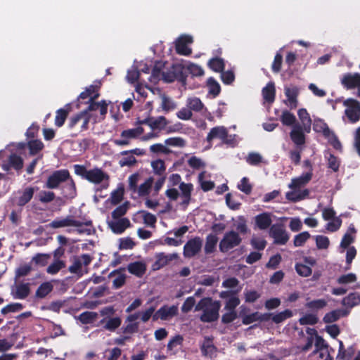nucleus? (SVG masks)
I'll return each instance as SVG.
<instances>
[{"instance_id":"obj_44","label":"nucleus","mask_w":360,"mask_h":360,"mask_svg":"<svg viewBox=\"0 0 360 360\" xmlns=\"http://www.w3.org/2000/svg\"><path fill=\"white\" fill-rule=\"evenodd\" d=\"M313 129L316 132L322 133L326 136H329L330 131L327 124L320 119L314 120L313 123Z\"/></svg>"},{"instance_id":"obj_55","label":"nucleus","mask_w":360,"mask_h":360,"mask_svg":"<svg viewBox=\"0 0 360 360\" xmlns=\"http://www.w3.org/2000/svg\"><path fill=\"white\" fill-rule=\"evenodd\" d=\"M292 316V312L289 309H285L279 312L272 316V321L276 323H279L285 319L290 318Z\"/></svg>"},{"instance_id":"obj_9","label":"nucleus","mask_w":360,"mask_h":360,"mask_svg":"<svg viewBox=\"0 0 360 360\" xmlns=\"http://www.w3.org/2000/svg\"><path fill=\"white\" fill-rule=\"evenodd\" d=\"M143 132L144 129L141 126L123 130L120 138L114 139L113 143L117 146H129L132 140L139 138Z\"/></svg>"},{"instance_id":"obj_14","label":"nucleus","mask_w":360,"mask_h":360,"mask_svg":"<svg viewBox=\"0 0 360 360\" xmlns=\"http://www.w3.org/2000/svg\"><path fill=\"white\" fill-rule=\"evenodd\" d=\"M269 236L277 245H285L289 240V235L281 224H273L269 229Z\"/></svg>"},{"instance_id":"obj_38","label":"nucleus","mask_w":360,"mask_h":360,"mask_svg":"<svg viewBox=\"0 0 360 360\" xmlns=\"http://www.w3.org/2000/svg\"><path fill=\"white\" fill-rule=\"evenodd\" d=\"M203 355L212 358L216 355V347L214 346L212 341L210 339H205L201 347Z\"/></svg>"},{"instance_id":"obj_24","label":"nucleus","mask_w":360,"mask_h":360,"mask_svg":"<svg viewBox=\"0 0 360 360\" xmlns=\"http://www.w3.org/2000/svg\"><path fill=\"white\" fill-rule=\"evenodd\" d=\"M272 216L273 214L269 212H263L257 214L255 217L256 226L260 230H266L270 228L272 226Z\"/></svg>"},{"instance_id":"obj_34","label":"nucleus","mask_w":360,"mask_h":360,"mask_svg":"<svg viewBox=\"0 0 360 360\" xmlns=\"http://www.w3.org/2000/svg\"><path fill=\"white\" fill-rule=\"evenodd\" d=\"M186 106L192 111L196 112H202L205 107L200 98L197 97H190L186 100Z\"/></svg>"},{"instance_id":"obj_58","label":"nucleus","mask_w":360,"mask_h":360,"mask_svg":"<svg viewBox=\"0 0 360 360\" xmlns=\"http://www.w3.org/2000/svg\"><path fill=\"white\" fill-rule=\"evenodd\" d=\"M141 176L139 173H134L128 178L129 190L134 193L138 188V184L141 181Z\"/></svg>"},{"instance_id":"obj_17","label":"nucleus","mask_w":360,"mask_h":360,"mask_svg":"<svg viewBox=\"0 0 360 360\" xmlns=\"http://www.w3.org/2000/svg\"><path fill=\"white\" fill-rule=\"evenodd\" d=\"M202 240L200 237H195L188 240L184 247V256L191 258L195 256L201 250Z\"/></svg>"},{"instance_id":"obj_40","label":"nucleus","mask_w":360,"mask_h":360,"mask_svg":"<svg viewBox=\"0 0 360 360\" xmlns=\"http://www.w3.org/2000/svg\"><path fill=\"white\" fill-rule=\"evenodd\" d=\"M218 242V238L214 234H209L206 238L205 245V252L206 254L212 253L216 248Z\"/></svg>"},{"instance_id":"obj_11","label":"nucleus","mask_w":360,"mask_h":360,"mask_svg":"<svg viewBox=\"0 0 360 360\" xmlns=\"http://www.w3.org/2000/svg\"><path fill=\"white\" fill-rule=\"evenodd\" d=\"M241 238L236 231L226 232L219 243V250L221 252H226L231 249L238 246L241 243Z\"/></svg>"},{"instance_id":"obj_60","label":"nucleus","mask_w":360,"mask_h":360,"mask_svg":"<svg viewBox=\"0 0 360 360\" xmlns=\"http://www.w3.org/2000/svg\"><path fill=\"white\" fill-rule=\"evenodd\" d=\"M295 270L297 273L303 277H307L311 274V269L307 264L302 263H297L295 265Z\"/></svg>"},{"instance_id":"obj_61","label":"nucleus","mask_w":360,"mask_h":360,"mask_svg":"<svg viewBox=\"0 0 360 360\" xmlns=\"http://www.w3.org/2000/svg\"><path fill=\"white\" fill-rule=\"evenodd\" d=\"M138 66L133 65L128 71L127 75V80L129 83H134L139 77L140 71Z\"/></svg>"},{"instance_id":"obj_22","label":"nucleus","mask_w":360,"mask_h":360,"mask_svg":"<svg viewBox=\"0 0 360 360\" xmlns=\"http://www.w3.org/2000/svg\"><path fill=\"white\" fill-rule=\"evenodd\" d=\"M108 225L112 231L116 234L122 233L131 226L130 221L127 218L113 219L108 221Z\"/></svg>"},{"instance_id":"obj_54","label":"nucleus","mask_w":360,"mask_h":360,"mask_svg":"<svg viewBox=\"0 0 360 360\" xmlns=\"http://www.w3.org/2000/svg\"><path fill=\"white\" fill-rule=\"evenodd\" d=\"M326 158L328 160V166L333 172H337L340 167V160L338 158L335 157L331 153H327L325 155Z\"/></svg>"},{"instance_id":"obj_6","label":"nucleus","mask_w":360,"mask_h":360,"mask_svg":"<svg viewBox=\"0 0 360 360\" xmlns=\"http://www.w3.org/2000/svg\"><path fill=\"white\" fill-rule=\"evenodd\" d=\"M214 139H220L223 143L230 146H234L238 142L237 136L235 134L229 135L226 128L223 126H218L211 129L206 138V141L209 144L207 148L212 147V141Z\"/></svg>"},{"instance_id":"obj_26","label":"nucleus","mask_w":360,"mask_h":360,"mask_svg":"<svg viewBox=\"0 0 360 360\" xmlns=\"http://www.w3.org/2000/svg\"><path fill=\"white\" fill-rule=\"evenodd\" d=\"M22 166L23 160L21 157L15 154H11L8 158V162L2 165V169L4 171H8L11 168L20 170Z\"/></svg>"},{"instance_id":"obj_32","label":"nucleus","mask_w":360,"mask_h":360,"mask_svg":"<svg viewBox=\"0 0 360 360\" xmlns=\"http://www.w3.org/2000/svg\"><path fill=\"white\" fill-rule=\"evenodd\" d=\"M297 115L301 122V127L304 129L305 132H309L311 125V120L307 110L301 108L298 110Z\"/></svg>"},{"instance_id":"obj_13","label":"nucleus","mask_w":360,"mask_h":360,"mask_svg":"<svg viewBox=\"0 0 360 360\" xmlns=\"http://www.w3.org/2000/svg\"><path fill=\"white\" fill-rule=\"evenodd\" d=\"M145 154V151L141 148H135L129 150H124L120 153V159L119 165L120 167H132L136 163L135 155L141 156Z\"/></svg>"},{"instance_id":"obj_64","label":"nucleus","mask_w":360,"mask_h":360,"mask_svg":"<svg viewBox=\"0 0 360 360\" xmlns=\"http://www.w3.org/2000/svg\"><path fill=\"white\" fill-rule=\"evenodd\" d=\"M68 114V111L65 109L60 108L57 110L55 119V124L57 127H60L63 125Z\"/></svg>"},{"instance_id":"obj_7","label":"nucleus","mask_w":360,"mask_h":360,"mask_svg":"<svg viewBox=\"0 0 360 360\" xmlns=\"http://www.w3.org/2000/svg\"><path fill=\"white\" fill-rule=\"evenodd\" d=\"M314 347V351L309 356V360H333L329 347L321 336L316 335Z\"/></svg>"},{"instance_id":"obj_12","label":"nucleus","mask_w":360,"mask_h":360,"mask_svg":"<svg viewBox=\"0 0 360 360\" xmlns=\"http://www.w3.org/2000/svg\"><path fill=\"white\" fill-rule=\"evenodd\" d=\"M91 262V257L87 254L76 257L73 259L72 264L69 266V271L72 274L82 276L86 273V267Z\"/></svg>"},{"instance_id":"obj_62","label":"nucleus","mask_w":360,"mask_h":360,"mask_svg":"<svg viewBox=\"0 0 360 360\" xmlns=\"http://www.w3.org/2000/svg\"><path fill=\"white\" fill-rule=\"evenodd\" d=\"M124 195V188L122 186H119L111 193L110 199L111 202L114 205L118 204L122 200Z\"/></svg>"},{"instance_id":"obj_51","label":"nucleus","mask_w":360,"mask_h":360,"mask_svg":"<svg viewBox=\"0 0 360 360\" xmlns=\"http://www.w3.org/2000/svg\"><path fill=\"white\" fill-rule=\"evenodd\" d=\"M260 320H263V315L259 312H254L242 316V322L245 325H248Z\"/></svg>"},{"instance_id":"obj_36","label":"nucleus","mask_w":360,"mask_h":360,"mask_svg":"<svg viewBox=\"0 0 360 360\" xmlns=\"http://www.w3.org/2000/svg\"><path fill=\"white\" fill-rule=\"evenodd\" d=\"M262 96L265 101L273 103L275 98V86L274 84L269 82L262 89Z\"/></svg>"},{"instance_id":"obj_43","label":"nucleus","mask_w":360,"mask_h":360,"mask_svg":"<svg viewBox=\"0 0 360 360\" xmlns=\"http://www.w3.org/2000/svg\"><path fill=\"white\" fill-rule=\"evenodd\" d=\"M122 323V320L119 316H113L105 320L103 324V328L109 331H115Z\"/></svg>"},{"instance_id":"obj_42","label":"nucleus","mask_w":360,"mask_h":360,"mask_svg":"<svg viewBox=\"0 0 360 360\" xmlns=\"http://www.w3.org/2000/svg\"><path fill=\"white\" fill-rule=\"evenodd\" d=\"M344 306L352 308L360 304V294L354 292L345 297L342 302Z\"/></svg>"},{"instance_id":"obj_27","label":"nucleus","mask_w":360,"mask_h":360,"mask_svg":"<svg viewBox=\"0 0 360 360\" xmlns=\"http://www.w3.org/2000/svg\"><path fill=\"white\" fill-rule=\"evenodd\" d=\"M63 195L67 198H74L77 195V188L75 181L71 176L61 187Z\"/></svg>"},{"instance_id":"obj_57","label":"nucleus","mask_w":360,"mask_h":360,"mask_svg":"<svg viewBox=\"0 0 360 360\" xmlns=\"http://www.w3.org/2000/svg\"><path fill=\"white\" fill-rule=\"evenodd\" d=\"M309 238L310 234L309 232H302L295 236L293 240L294 245L295 247L302 246Z\"/></svg>"},{"instance_id":"obj_53","label":"nucleus","mask_w":360,"mask_h":360,"mask_svg":"<svg viewBox=\"0 0 360 360\" xmlns=\"http://www.w3.org/2000/svg\"><path fill=\"white\" fill-rule=\"evenodd\" d=\"M151 167L154 173L160 176L162 175L166 169L165 162L160 159L153 161Z\"/></svg>"},{"instance_id":"obj_21","label":"nucleus","mask_w":360,"mask_h":360,"mask_svg":"<svg viewBox=\"0 0 360 360\" xmlns=\"http://www.w3.org/2000/svg\"><path fill=\"white\" fill-rule=\"evenodd\" d=\"M193 42V38L189 35H181L176 41V51L180 55L188 56L191 49L188 46Z\"/></svg>"},{"instance_id":"obj_5","label":"nucleus","mask_w":360,"mask_h":360,"mask_svg":"<svg viewBox=\"0 0 360 360\" xmlns=\"http://www.w3.org/2000/svg\"><path fill=\"white\" fill-rule=\"evenodd\" d=\"M179 188L180 192L174 188H168L165 191V195L170 200H176L179 197L178 207L182 210H186L191 201L193 185L191 183L182 182Z\"/></svg>"},{"instance_id":"obj_15","label":"nucleus","mask_w":360,"mask_h":360,"mask_svg":"<svg viewBox=\"0 0 360 360\" xmlns=\"http://www.w3.org/2000/svg\"><path fill=\"white\" fill-rule=\"evenodd\" d=\"M178 313L179 308L176 305H164L155 311L153 316V320L169 321L176 316Z\"/></svg>"},{"instance_id":"obj_2","label":"nucleus","mask_w":360,"mask_h":360,"mask_svg":"<svg viewBox=\"0 0 360 360\" xmlns=\"http://www.w3.org/2000/svg\"><path fill=\"white\" fill-rule=\"evenodd\" d=\"M49 226L53 229H59L64 227H74L68 229V233H77L78 234L91 235L94 231L91 221L86 220L84 221L77 220L72 216H67L65 218H56L53 220Z\"/></svg>"},{"instance_id":"obj_48","label":"nucleus","mask_w":360,"mask_h":360,"mask_svg":"<svg viewBox=\"0 0 360 360\" xmlns=\"http://www.w3.org/2000/svg\"><path fill=\"white\" fill-rule=\"evenodd\" d=\"M98 317V314L94 311H84L79 316V320L84 324L94 323Z\"/></svg>"},{"instance_id":"obj_39","label":"nucleus","mask_w":360,"mask_h":360,"mask_svg":"<svg viewBox=\"0 0 360 360\" xmlns=\"http://www.w3.org/2000/svg\"><path fill=\"white\" fill-rule=\"evenodd\" d=\"M146 266L143 262H135L128 265L129 271L137 276H141L146 271Z\"/></svg>"},{"instance_id":"obj_23","label":"nucleus","mask_w":360,"mask_h":360,"mask_svg":"<svg viewBox=\"0 0 360 360\" xmlns=\"http://www.w3.org/2000/svg\"><path fill=\"white\" fill-rule=\"evenodd\" d=\"M155 258L156 261L153 264V267L155 269H159L166 266L169 262L177 259L179 255L177 253L165 254L164 252H160L155 255Z\"/></svg>"},{"instance_id":"obj_20","label":"nucleus","mask_w":360,"mask_h":360,"mask_svg":"<svg viewBox=\"0 0 360 360\" xmlns=\"http://www.w3.org/2000/svg\"><path fill=\"white\" fill-rule=\"evenodd\" d=\"M162 64L160 62L156 63L153 69L152 75L149 80L153 82H156L158 80L162 79L167 82H172L175 79V75L173 73L166 74L164 71H161L160 68Z\"/></svg>"},{"instance_id":"obj_63","label":"nucleus","mask_w":360,"mask_h":360,"mask_svg":"<svg viewBox=\"0 0 360 360\" xmlns=\"http://www.w3.org/2000/svg\"><path fill=\"white\" fill-rule=\"evenodd\" d=\"M28 146L31 155H36L44 148L43 143L39 140H32L29 141Z\"/></svg>"},{"instance_id":"obj_37","label":"nucleus","mask_w":360,"mask_h":360,"mask_svg":"<svg viewBox=\"0 0 360 360\" xmlns=\"http://www.w3.org/2000/svg\"><path fill=\"white\" fill-rule=\"evenodd\" d=\"M53 289V285L51 281L41 283L37 288L35 295L38 298H44L49 294Z\"/></svg>"},{"instance_id":"obj_33","label":"nucleus","mask_w":360,"mask_h":360,"mask_svg":"<svg viewBox=\"0 0 360 360\" xmlns=\"http://www.w3.org/2000/svg\"><path fill=\"white\" fill-rule=\"evenodd\" d=\"M153 184V178L149 177L141 184L134 193H137L139 196H145L149 194Z\"/></svg>"},{"instance_id":"obj_16","label":"nucleus","mask_w":360,"mask_h":360,"mask_svg":"<svg viewBox=\"0 0 360 360\" xmlns=\"http://www.w3.org/2000/svg\"><path fill=\"white\" fill-rule=\"evenodd\" d=\"M35 188L27 187L15 193L12 198L13 203L18 206H24L32 198Z\"/></svg>"},{"instance_id":"obj_31","label":"nucleus","mask_w":360,"mask_h":360,"mask_svg":"<svg viewBox=\"0 0 360 360\" xmlns=\"http://www.w3.org/2000/svg\"><path fill=\"white\" fill-rule=\"evenodd\" d=\"M349 314V311L346 309H335L327 314L323 317L325 323H333L338 321L340 318L346 316Z\"/></svg>"},{"instance_id":"obj_56","label":"nucleus","mask_w":360,"mask_h":360,"mask_svg":"<svg viewBox=\"0 0 360 360\" xmlns=\"http://www.w3.org/2000/svg\"><path fill=\"white\" fill-rule=\"evenodd\" d=\"M326 304V300H325L324 299H318L308 302L306 304V307L312 310H319L325 307Z\"/></svg>"},{"instance_id":"obj_45","label":"nucleus","mask_w":360,"mask_h":360,"mask_svg":"<svg viewBox=\"0 0 360 360\" xmlns=\"http://www.w3.org/2000/svg\"><path fill=\"white\" fill-rule=\"evenodd\" d=\"M110 277L112 278V284L115 288L122 287L125 283L126 276L122 272L113 271L110 274Z\"/></svg>"},{"instance_id":"obj_25","label":"nucleus","mask_w":360,"mask_h":360,"mask_svg":"<svg viewBox=\"0 0 360 360\" xmlns=\"http://www.w3.org/2000/svg\"><path fill=\"white\" fill-rule=\"evenodd\" d=\"M285 95L287 97L285 101L290 108H295L297 105V97L299 94V88L295 86H285Z\"/></svg>"},{"instance_id":"obj_4","label":"nucleus","mask_w":360,"mask_h":360,"mask_svg":"<svg viewBox=\"0 0 360 360\" xmlns=\"http://www.w3.org/2000/svg\"><path fill=\"white\" fill-rule=\"evenodd\" d=\"M220 307L219 301L213 300L210 297H205L196 304L195 311L202 312L200 319L202 322L210 323L219 318Z\"/></svg>"},{"instance_id":"obj_49","label":"nucleus","mask_w":360,"mask_h":360,"mask_svg":"<svg viewBox=\"0 0 360 360\" xmlns=\"http://www.w3.org/2000/svg\"><path fill=\"white\" fill-rule=\"evenodd\" d=\"M281 121L283 123V124L286 126H292V127L296 124L295 116L288 110H285L283 112L281 116Z\"/></svg>"},{"instance_id":"obj_29","label":"nucleus","mask_w":360,"mask_h":360,"mask_svg":"<svg viewBox=\"0 0 360 360\" xmlns=\"http://www.w3.org/2000/svg\"><path fill=\"white\" fill-rule=\"evenodd\" d=\"M356 229L353 224H350L345 234L344 235L341 243L340 248L346 249L349 245L354 243L355 239Z\"/></svg>"},{"instance_id":"obj_46","label":"nucleus","mask_w":360,"mask_h":360,"mask_svg":"<svg viewBox=\"0 0 360 360\" xmlns=\"http://www.w3.org/2000/svg\"><path fill=\"white\" fill-rule=\"evenodd\" d=\"M65 266L63 260L56 259L46 269V272L51 275H55Z\"/></svg>"},{"instance_id":"obj_10","label":"nucleus","mask_w":360,"mask_h":360,"mask_svg":"<svg viewBox=\"0 0 360 360\" xmlns=\"http://www.w3.org/2000/svg\"><path fill=\"white\" fill-rule=\"evenodd\" d=\"M70 176V174L68 169L56 170L48 177L45 187L49 189L57 188L61 184L67 181Z\"/></svg>"},{"instance_id":"obj_28","label":"nucleus","mask_w":360,"mask_h":360,"mask_svg":"<svg viewBox=\"0 0 360 360\" xmlns=\"http://www.w3.org/2000/svg\"><path fill=\"white\" fill-rule=\"evenodd\" d=\"M210 175L206 171L201 172L198 177L200 187L204 191H209L214 188V184L210 179Z\"/></svg>"},{"instance_id":"obj_35","label":"nucleus","mask_w":360,"mask_h":360,"mask_svg":"<svg viewBox=\"0 0 360 360\" xmlns=\"http://www.w3.org/2000/svg\"><path fill=\"white\" fill-rule=\"evenodd\" d=\"M160 99V108L164 112H168L169 111L174 110L176 108V103L171 98L168 97L165 94H161Z\"/></svg>"},{"instance_id":"obj_1","label":"nucleus","mask_w":360,"mask_h":360,"mask_svg":"<svg viewBox=\"0 0 360 360\" xmlns=\"http://www.w3.org/2000/svg\"><path fill=\"white\" fill-rule=\"evenodd\" d=\"M73 168L75 174L94 184L96 186V191L106 189L109 186V175L102 169L94 167L87 169L82 165H75Z\"/></svg>"},{"instance_id":"obj_47","label":"nucleus","mask_w":360,"mask_h":360,"mask_svg":"<svg viewBox=\"0 0 360 360\" xmlns=\"http://www.w3.org/2000/svg\"><path fill=\"white\" fill-rule=\"evenodd\" d=\"M188 165L193 169L199 170L204 169L206 163L200 158L191 156L187 160Z\"/></svg>"},{"instance_id":"obj_19","label":"nucleus","mask_w":360,"mask_h":360,"mask_svg":"<svg viewBox=\"0 0 360 360\" xmlns=\"http://www.w3.org/2000/svg\"><path fill=\"white\" fill-rule=\"evenodd\" d=\"M304 129L300 124H295L292 127L290 136L296 147L300 150L304 149L305 143Z\"/></svg>"},{"instance_id":"obj_3","label":"nucleus","mask_w":360,"mask_h":360,"mask_svg":"<svg viewBox=\"0 0 360 360\" xmlns=\"http://www.w3.org/2000/svg\"><path fill=\"white\" fill-rule=\"evenodd\" d=\"M313 173L311 172H303L300 176L291 179L288 185L292 191L285 194V198L291 202H299L308 198L309 191L307 188L302 189L311 180Z\"/></svg>"},{"instance_id":"obj_59","label":"nucleus","mask_w":360,"mask_h":360,"mask_svg":"<svg viewBox=\"0 0 360 360\" xmlns=\"http://www.w3.org/2000/svg\"><path fill=\"white\" fill-rule=\"evenodd\" d=\"M93 121V114L89 113L88 111L81 112V130H86L88 129V124L90 121Z\"/></svg>"},{"instance_id":"obj_8","label":"nucleus","mask_w":360,"mask_h":360,"mask_svg":"<svg viewBox=\"0 0 360 360\" xmlns=\"http://www.w3.org/2000/svg\"><path fill=\"white\" fill-rule=\"evenodd\" d=\"M343 105L345 107L343 120L352 124L357 122L360 119V103L353 98H348L344 101Z\"/></svg>"},{"instance_id":"obj_52","label":"nucleus","mask_w":360,"mask_h":360,"mask_svg":"<svg viewBox=\"0 0 360 360\" xmlns=\"http://www.w3.org/2000/svg\"><path fill=\"white\" fill-rule=\"evenodd\" d=\"M209 67L215 72H221L224 68V60L219 58H214L208 63Z\"/></svg>"},{"instance_id":"obj_18","label":"nucleus","mask_w":360,"mask_h":360,"mask_svg":"<svg viewBox=\"0 0 360 360\" xmlns=\"http://www.w3.org/2000/svg\"><path fill=\"white\" fill-rule=\"evenodd\" d=\"M137 122L139 124L148 125L152 130L158 129L159 131L164 129L168 124V121L164 116L148 117L144 120H139Z\"/></svg>"},{"instance_id":"obj_41","label":"nucleus","mask_w":360,"mask_h":360,"mask_svg":"<svg viewBox=\"0 0 360 360\" xmlns=\"http://www.w3.org/2000/svg\"><path fill=\"white\" fill-rule=\"evenodd\" d=\"M13 297L18 299H25L30 293L28 283H21L16 286L15 291L13 292Z\"/></svg>"},{"instance_id":"obj_50","label":"nucleus","mask_w":360,"mask_h":360,"mask_svg":"<svg viewBox=\"0 0 360 360\" xmlns=\"http://www.w3.org/2000/svg\"><path fill=\"white\" fill-rule=\"evenodd\" d=\"M245 160L249 165L253 166L258 165L261 162L266 163L264 161L262 156L259 153L255 152L250 153L245 158Z\"/></svg>"},{"instance_id":"obj_30","label":"nucleus","mask_w":360,"mask_h":360,"mask_svg":"<svg viewBox=\"0 0 360 360\" xmlns=\"http://www.w3.org/2000/svg\"><path fill=\"white\" fill-rule=\"evenodd\" d=\"M342 84L347 89H353L360 86V75L348 74L342 79Z\"/></svg>"}]
</instances>
